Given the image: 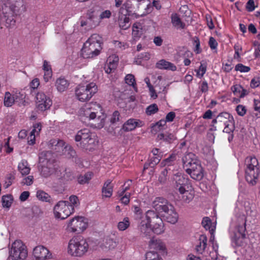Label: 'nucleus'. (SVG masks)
Here are the masks:
<instances>
[{
	"label": "nucleus",
	"mask_w": 260,
	"mask_h": 260,
	"mask_svg": "<svg viewBox=\"0 0 260 260\" xmlns=\"http://www.w3.org/2000/svg\"><path fill=\"white\" fill-rule=\"evenodd\" d=\"M101 37L93 34L84 43L81 50V56L85 59L93 58L98 56L102 49Z\"/></svg>",
	"instance_id": "1"
},
{
	"label": "nucleus",
	"mask_w": 260,
	"mask_h": 260,
	"mask_svg": "<svg viewBox=\"0 0 260 260\" xmlns=\"http://www.w3.org/2000/svg\"><path fill=\"white\" fill-rule=\"evenodd\" d=\"M88 248L86 239L80 236L74 237L69 242L68 252L72 256H82L87 252Z\"/></svg>",
	"instance_id": "2"
},
{
	"label": "nucleus",
	"mask_w": 260,
	"mask_h": 260,
	"mask_svg": "<svg viewBox=\"0 0 260 260\" xmlns=\"http://www.w3.org/2000/svg\"><path fill=\"white\" fill-rule=\"evenodd\" d=\"M102 107L100 104L96 103H91L85 105L81 110V115L89 120L97 119L100 120L101 124L103 125L105 116L102 112Z\"/></svg>",
	"instance_id": "3"
},
{
	"label": "nucleus",
	"mask_w": 260,
	"mask_h": 260,
	"mask_svg": "<svg viewBox=\"0 0 260 260\" xmlns=\"http://www.w3.org/2000/svg\"><path fill=\"white\" fill-rule=\"evenodd\" d=\"M97 91L98 86L96 84L90 82L86 85H78L75 89V94L79 101L84 102L89 101Z\"/></svg>",
	"instance_id": "4"
},
{
	"label": "nucleus",
	"mask_w": 260,
	"mask_h": 260,
	"mask_svg": "<svg viewBox=\"0 0 260 260\" xmlns=\"http://www.w3.org/2000/svg\"><path fill=\"white\" fill-rule=\"evenodd\" d=\"M74 211V207L68 201H60L53 208V213L57 218L64 219Z\"/></svg>",
	"instance_id": "5"
},
{
	"label": "nucleus",
	"mask_w": 260,
	"mask_h": 260,
	"mask_svg": "<svg viewBox=\"0 0 260 260\" xmlns=\"http://www.w3.org/2000/svg\"><path fill=\"white\" fill-rule=\"evenodd\" d=\"M9 253L12 260L24 259L27 255V251L20 240H16L12 244Z\"/></svg>",
	"instance_id": "6"
},
{
	"label": "nucleus",
	"mask_w": 260,
	"mask_h": 260,
	"mask_svg": "<svg viewBox=\"0 0 260 260\" xmlns=\"http://www.w3.org/2000/svg\"><path fill=\"white\" fill-rule=\"evenodd\" d=\"M173 181L175 182L174 187L178 190L182 194L188 193V189L190 187L189 179L186 175L177 174L173 177Z\"/></svg>",
	"instance_id": "7"
},
{
	"label": "nucleus",
	"mask_w": 260,
	"mask_h": 260,
	"mask_svg": "<svg viewBox=\"0 0 260 260\" xmlns=\"http://www.w3.org/2000/svg\"><path fill=\"white\" fill-rule=\"evenodd\" d=\"M5 5L9 7L12 15H20L26 11L23 0H5Z\"/></svg>",
	"instance_id": "8"
},
{
	"label": "nucleus",
	"mask_w": 260,
	"mask_h": 260,
	"mask_svg": "<svg viewBox=\"0 0 260 260\" xmlns=\"http://www.w3.org/2000/svg\"><path fill=\"white\" fill-rule=\"evenodd\" d=\"M36 98L37 108L41 112L49 109L52 105V102L50 97L47 96L43 92H38Z\"/></svg>",
	"instance_id": "9"
},
{
	"label": "nucleus",
	"mask_w": 260,
	"mask_h": 260,
	"mask_svg": "<svg viewBox=\"0 0 260 260\" xmlns=\"http://www.w3.org/2000/svg\"><path fill=\"white\" fill-rule=\"evenodd\" d=\"M172 205L168 200L162 197H157L152 202V206L157 213L161 214V215L169 209Z\"/></svg>",
	"instance_id": "10"
},
{
	"label": "nucleus",
	"mask_w": 260,
	"mask_h": 260,
	"mask_svg": "<svg viewBox=\"0 0 260 260\" xmlns=\"http://www.w3.org/2000/svg\"><path fill=\"white\" fill-rule=\"evenodd\" d=\"M185 171L192 179L197 181L201 180L204 176V170L200 162L193 164L191 168H187Z\"/></svg>",
	"instance_id": "11"
},
{
	"label": "nucleus",
	"mask_w": 260,
	"mask_h": 260,
	"mask_svg": "<svg viewBox=\"0 0 260 260\" xmlns=\"http://www.w3.org/2000/svg\"><path fill=\"white\" fill-rule=\"evenodd\" d=\"M68 227L73 232H80L86 228V224L84 222L82 217H75L71 219L68 223Z\"/></svg>",
	"instance_id": "12"
},
{
	"label": "nucleus",
	"mask_w": 260,
	"mask_h": 260,
	"mask_svg": "<svg viewBox=\"0 0 260 260\" xmlns=\"http://www.w3.org/2000/svg\"><path fill=\"white\" fill-rule=\"evenodd\" d=\"M245 179L247 182L251 185H254L259 175V168H245Z\"/></svg>",
	"instance_id": "13"
},
{
	"label": "nucleus",
	"mask_w": 260,
	"mask_h": 260,
	"mask_svg": "<svg viewBox=\"0 0 260 260\" xmlns=\"http://www.w3.org/2000/svg\"><path fill=\"white\" fill-rule=\"evenodd\" d=\"M87 17L85 20H81L82 26H87L89 28H94L99 24V19L94 14L93 11H89L87 13Z\"/></svg>",
	"instance_id": "14"
},
{
	"label": "nucleus",
	"mask_w": 260,
	"mask_h": 260,
	"mask_svg": "<svg viewBox=\"0 0 260 260\" xmlns=\"http://www.w3.org/2000/svg\"><path fill=\"white\" fill-rule=\"evenodd\" d=\"M33 254L37 260H45L51 255L48 249L42 245L34 248Z\"/></svg>",
	"instance_id": "15"
},
{
	"label": "nucleus",
	"mask_w": 260,
	"mask_h": 260,
	"mask_svg": "<svg viewBox=\"0 0 260 260\" xmlns=\"http://www.w3.org/2000/svg\"><path fill=\"white\" fill-rule=\"evenodd\" d=\"M162 216L168 222L172 224H174L177 222L178 219V215L176 212L174 206H170L168 210L162 214Z\"/></svg>",
	"instance_id": "16"
},
{
	"label": "nucleus",
	"mask_w": 260,
	"mask_h": 260,
	"mask_svg": "<svg viewBox=\"0 0 260 260\" xmlns=\"http://www.w3.org/2000/svg\"><path fill=\"white\" fill-rule=\"evenodd\" d=\"M66 143L62 140L58 139H51L48 144V146L51 149L57 152H63L64 147L66 146Z\"/></svg>",
	"instance_id": "17"
},
{
	"label": "nucleus",
	"mask_w": 260,
	"mask_h": 260,
	"mask_svg": "<svg viewBox=\"0 0 260 260\" xmlns=\"http://www.w3.org/2000/svg\"><path fill=\"white\" fill-rule=\"evenodd\" d=\"M183 167L184 169L191 168L193 164H197L199 161L196 158L195 155L192 153H188L182 157Z\"/></svg>",
	"instance_id": "18"
},
{
	"label": "nucleus",
	"mask_w": 260,
	"mask_h": 260,
	"mask_svg": "<svg viewBox=\"0 0 260 260\" xmlns=\"http://www.w3.org/2000/svg\"><path fill=\"white\" fill-rule=\"evenodd\" d=\"M143 124V122L140 120L129 119L123 125L122 129L125 132L131 131L136 127L142 126Z\"/></svg>",
	"instance_id": "19"
},
{
	"label": "nucleus",
	"mask_w": 260,
	"mask_h": 260,
	"mask_svg": "<svg viewBox=\"0 0 260 260\" xmlns=\"http://www.w3.org/2000/svg\"><path fill=\"white\" fill-rule=\"evenodd\" d=\"M158 214V213L155 212L153 210H148L146 212L145 219L150 224H155L156 223H161V221H162V220Z\"/></svg>",
	"instance_id": "20"
},
{
	"label": "nucleus",
	"mask_w": 260,
	"mask_h": 260,
	"mask_svg": "<svg viewBox=\"0 0 260 260\" xmlns=\"http://www.w3.org/2000/svg\"><path fill=\"white\" fill-rule=\"evenodd\" d=\"M138 228L143 236L150 237L151 236L152 233L151 224H150L147 220H142L139 223Z\"/></svg>",
	"instance_id": "21"
},
{
	"label": "nucleus",
	"mask_w": 260,
	"mask_h": 260,
	"mask_svg": "<svg viewBox=\"0 0 260 260\" xmlns=\"http://www.w3.org/2000/svg\"><path fill=\"white\" fill-rule=\"evenodd\" d=\"M117 246V243L114 238L110 236H106L103 240L100 247L105 250L114 249Z\"/></svg>",
	"instance_id": "22"
},
{
	"label": "nucleus",
	"mask_w": 260,
	"mask_h": 260,
	"mask_svg": "<svg viewBox=\"0 0 260 260\" xmlns=\"http://www.w3.org/2000/svg\"><path fill=\"white\" fill-rule=\"evenodd\" d=\"M90 136V131L88 129L84 128L78 131L75 139L76 142L80 141V145H81L83 143L86 142V140Z\"/></svg>",
	"instance_id": "23"
},
{
	"label": "nucleus",
	"mask_w": 260,
	"mask_h": 260,
	"mask_svg": "<svg viewBox=\"0 0 260 260\" xmlns=\"http://www.w3.org/2000/svg\"><path fill=\"white\" fill-rule=\"evenodd\" d=\"M53 153L51 151H43L39 153V163L51 164L53 162Z\"/></svg>",
	"instance_id": "24"
},
{
	"label": "nucleus",
	"mask_w": 260,
	"mask_h": 260,
	"mask_svg": "<svg viewBox=\"0 0 260 260\" xmlns=\"http://www.w3.org/2000/svg\"><path fill=\"white\" fill-rule=\"evenodd\" d=\"M218 125L220 126H223L231 121H234L233 116L228 112L220 113L218 116Z\"/></svg>",
	"instance_id": "25"
},
{
	"label": "nucleus",
	"mask_w": 260,
	"mask_h": 260,
	"mask_svg": "<svg viewBox=\"0 0 260 260\" xmlns=\"http://www.w3.org/2000/svg\"><path fill=\"white\" fill-rule=\"evenodd\" d=\"M157 68L161 70H169L172 71L176 70V67L172 63L167 61L165 59H161L156 63Z\"/></svg>",
	"instance_id": "26"
},
{
	"label": "nucleus",
	"mask_w": 260,
	"mask_h": 260,
	"mask_svg": "<svg viewBox=\"0 0 260 260\" xmlns=\"http://www.w3.org/2000/svg\"><path fill=\"white\" fill-rule=\"evenodd\" d=\"M149 246L150 248L156 250L164 251L166 247L164 243L160 239H155L153 237L149 242Z\"/></svg>",
	"instance_id": "27"
},
{
	"label": "nucleus",
	"mask_w": 260,
	"mask_h": 260,
	"mask_svg": "<svg viewBox=\"0 0 260 260\" xmlns=\"http://www.w3.org/2000/svg\"><path fill=\"white\" fill-rule=\"evenodd\" d=\"M113 185L111 184V181L107 180L104 184L102 189L103 197L110 198L113 193Z\"/></svg>",
	"instance_id": "28"
},
{
	"label": "nucleus",
	"mask_w": 260,
	"mask_h": 260,
	"mask_svg": "<svg viewBox=\"0 0 260 260\" xmlns=\"http://www.w3.org/2000/svg\"><path fill=\"white\" fill-rule=\"evenodd\" d=\"M156 140L157 141L163 140L168 144H171L176 141V137L171 133H160L157 135Z\"/></svg>",
	"instance_id": "29"
},
{
	"label": "nucleus",
	"mask_w": 260,
	"mask_h": 260,
	"mask_svg": "<svg viewBox=\"0 0 260 260\" xmlns=\"http://www.w3.org/2000/svg\"><path fill=\"white\" fill-rule=\"evenodd\" d=\"M231 90L235 95L240 98H243L248 94L247 90L244 89L243 87L239 84H236L232 86Z\"/></svg>",
	"instance_id": "30"
},
{
	"label": "nucleus",
	"mask_w": 260,
	"mask_h": 260,
	"mask_svg": "<svg viewBox=\"0 0 260 260\" xmlns=\"http://www.w3.org/2000/svg\"><path fill=\"white\" fill-rule=\"evenodd\" d=\"M69 85V82L64 78H59L56 81V86L59 92L65 91Z\"/></svg>",
	"instance_id": "31"
},
{
	"label": "nucleus",
	"mask_w": 260,
	"mask_h": 260,
	"mask_svg": "<svg viewBox=\"0 0 260 260\" xmlns=\"http://www.w3.org/2000/svg\"><path fill=\"white\" fill-rule=\"evenodd\" d=\"M246 168H259L257 158L253 156H248L245 159Z\"/></svg>",
	"instance_id": "32"
},
{
	"label": "nucleus",
	"mask_w": 260,
	"mask_h": 260,
	"mask_svg": "<svg viewBox=\"0 0 260 260\" xmlns=\"http://www.w3.org/2000/svg\"><path fill=\"white\" fill-rule=\"evenodd\" d=\"M135 4L133 3L131 1H128L124 4V6L126 8L130 14L132 16H135L136 18L139 17L140 15H137L136 13L137 8L135 7V4L138 8L139 4L135 2Z\"/></svg>",
	"instance_id": "33"
},
{
	"label": "nucleus",
	"mask_w": 260,
	"mask_h": 260,
	"mask_svg": "<svg viewBox=\"0 0 260 260\" xmlns=\"http://www.w3.org/2000/svg\"><path fill=\"white\" fill-rule=\"evenodd\" d=\"M28 166V162L26 160H22L19 164L18 169L22 175H26L29 173L30 169Z\"/></svg>",
	"instance_id": "34"
},
{
	"label": "nucleus",
	"mask_w": 260,
	"mask_h": 260,
	"mask_svg": "<svg viewBox=\"0 0 260 260\" xmlns=\"http://www.w3.org/2000/svg\"><path fill=\"white\" fill-rule=\"evenodd\" d=\"M207 237L205 235H201L199 238V244L196 246L198 252L202 253L205 249L207 246Z\"/></svg>",
	"instance_id": "35"
},
{
	"label": "nucleus",
	"mask_w": 260,
	"mask_h": 260,
	"mask_svg": "<svg viewBox=\"0 0 260 260\" xmlns=\"http://www.w3.org/2000/svg\"><path fill=\"white\" fill-rule=\"evenodd\" d=\"M37 197L39 200L43 202H48L49 203L53 202L50 196L43 190H40L37 191Z\"/></svg>",
	"instance_id": "36"
},
{
	"label": "nucleus",
	"mask_w": 260,
	"mask_h": 260,
	"mask_svg": "<svg viewBox=\"0 0 260 260\" xmlns=\"http://www.w3.org/2000/svg\"><path fill=\"white\" fill-rule=\"evenodd\" d=\"M171 22L173 26L177 27L184 28L185 24L182 22L176 13H173L171 15Z\"/></svg>",
	"instance_id": "37"
},
{
	"label": "nucleus",
	"mask_w": 260,
	"mask_h": 260,
	"mask_svg": "<svg viewBox=\"0 0 260 260\" xmlns=\"http://www.w3.org/2000/svg\"><path fill=\"white\" fill-rule=\"evenodd\" d=\"M15 103V99L14 94H12L9 92H6L5 94L4 100V106L7 107H11Z\"/></svg>",
	"instance_id": "38"
},
{
	"label": "nucleus",
	"mask_w": 260,
	"mask_h": 260,
	"mask_svg": "<svg viewBox=\"0 0 260 260\" xmlns=\"http://www.w3.org/2000/svg\"><path fill=\"white\" fill-rule=\"evenodd\" d=\"M13 201V197L11 194L3 196L2 198V205L4 208H10Z\"/></svg>",
	"instance_id": "39"
},
{
	"label": "nucleus",
	"mask_w": 260,
	"mask_h": 260,
	"mask_svg": "<svg viewBox=\"0 0 260 260\" xmlns=\"http://www.w3.org/2000/svg\"><path fill=\"white\" fill-rule=\"evenodd\" d=\"M93 174L88 172L86 173L84 175H79L77 178L78 182L80 184L88 183L91 179Z\"/></svg>",
	"instance_id": "40"
},
{
	"label": "nucleus",
	"mask_w": 260,
	"mask_h": 260,
	"mask_svg": "<svg viewBox=\"0 0 260 260\" xmlns=\"http://www.w3.org/2000/svg\"><path fill=\"white\" fill-rule=\"evenodd\" d=\"M118 22L119 27L124 30L127 29L131 26L129 18L128 17H118Z\"/></svg>",
	"instance_id": "41"
},
{
	"label": "nucleus",
	"mask_w": 260,
	"mask_h": 260,
	"mask_svg": "<svg viewBox=\"0 0 260 260\" xmlns=\"http://www.w3.org/2000/svg\"><path fill=\"white\" fill-rule=\"evenodd\" d=\"M152 232L156 234H160L162 233L164 231V224L163 221L160 223H156L155 224H151Z\"/></svg>",
	"instance_id": "42"
},
{
	"label": "nucleus",
	"mask_w": 260,
	"mask_h": 260,
	"mask_svg": "<svg viewBox=\"0 0 260 260\" xmlns=\"http://www.w3.org/2000/svg\"><path fill=\"white\" fill-rule=\"evenodd\" d=\"M63 154L69 158H74L76 156V152L71 146L66 145L64 147Z\"/></svg>",
	"instance_id": "43"
},
{
	"label": "nucleus",
	"mask_w": 260,
	"mask_h": 260,
	"mask_svg": "<svg viewBox=\"0 0 260 260\" xmlns=\"http://www.w3.org/2000/svg\"><path fill=\"white\" fill-rule=\"evenodd\" d=\"M130 225L129 219L127 217L123 218L122 221L118 223L117 228L119 231H123L126 230Z\"/></svg>",
	"instance_id": "44"
},
{
	"label": "nucleus",
	"mask_w": 260,
	"mask_h": 260,
	"mask_svg": "<svg viewBox=\"0 0 260 260\" xmlns=\"http://www.w3.org/2000/svg\"><path fill=\"white\" fill-rule=\"evenodd\" d=\"M211 224L212 222L210 218L208 217L203 218L202 224L206 230H209L211 235H212L214 232V229L213 228L211 229Z\"/></svg>",
	"instance_id": "45"
},
{
	"label": "nucleus",
	"mask_w": 260,
	"mask_h": 260,
	"mask_svg": "<svg viewBox=\"0 0 260 260\" xmlns=\"http://www.w3.org/2000/svg\"><path fill=\"white\" fill-rule=\"evenodd\" d=\"M14 97L15 99V103H17L19 106L20 105H23L24 106V103H25V101L24 100V99L25 98V95L20 93H15L14 94Z\"/></svg>",
	"instance_id": "46"
},
{
	"label": "nucleus",
	"mask_w": 260,
	"mask_h": 260,
	"mask_svg": "<svg viewBox=\"0 0 260 260\" xmlns=\"http://www.w3.org/2000/svg\"><path fill=\"white\" fill-rule=\"evenodd\" d=\"M61 178L66 181H72L75 178V176L72 171L70 169H66Z\"/></svg>",
	"instance_id": "47"
},
{
	"label": "nucleus",
	"mask_w": 260,
	"mask_h": 260,
	"mask_svg": "<svg viewBox=\"0 0 260 260\" xmlns=\"http://www.w3.org/2000/svg\"><path fill=\"white\" fill-rule=\"evenodd\" d=\"M162 259L157 252L150 251L145 254V260H158Z\"/></svg>",
	"instance_id": "48"
},
{
	"label": "nucleus",
	"mask_w": 260,
	"mask_h": 260,
	"mask_svg": "<svg viewBox=\"0 0 260 260\" xmlns=\"http://www.w3.org/2000/svg\"><path fill=\"white\" fill-rule=\"evenodd\" d=\"M142 29L139 23H134L133 26V36L135 38H140L142 35Z\"/></svg>",
	"instance_id": "49"
},
{
	"label": "nucleus",
	"mask_w": 260,
	"mask_h": 260,
	"mask_svg": "<svg viewBox=\"0 0 260 260\" xmlns=\"http://www.w3.org/2000/svg\"><path fill=\"white\" fill-rule=\"evenodd\" d=\"M158 111L157 105L153 104L149 106L146 109V113L147 115H151L157 113Z\"/></svg>",
	"instance_id": "50"
},
{
	"label": "nucleus",
	"mask_w": 260,
	"mask_h": 260,
	"mask_svg": "<svg viewBox=\"0 0 260 260\" xmlns=\"http://www.w3.org/2000/svg\"><path fill=\"white\" fill-rule=\"evenodd\" d=\"M52 173V170L48 166L43 165L42 166L41 169V175L45 178H47L50 176Z\"/></svg>",
	"instance_id": "51"
},
{
	"label": "nucleus",
	"mask_w": 260,
	"mask_h": 260,
	"mask_svg": "<svg viewBox=\"0 0 260 260\" xmlns=\"http://www.w3.org/2000/svg\"><path fill=\"white\" fill-rule=\"evenodd\" d=\"M176 159V155L175 154H171L169 157L164 159L161 162V165L165 166L166 165L171 166L172 162Z\"/></svg>",
	"instance_id": "52"
},
{
	"label": "nucleus",
	"mask_w": 260,
	"mask_h": 260,
	"mask_svg": "<svg viewBox=\"0 0 260 260\" xmlns=\"http://www.w3.org/2000/svg\"><path fill=\"white\" fill-rule=\"evenodd\" d=\"M118 60V57H116L115 59L113 60V62L110 61L109 64L108 65V68L106 70V72L110 74L112 73L114 70L117 67V63L116 62Z\"/></svg>",
	"instance_id": "53"
},
{
	"label": "nucleus",
	"mask_w": 260,
	"mask_h": 260,
	"mask_svg": "<svg viewBox=\"0 0 260 260\" xmlns=\"http://www.w3.org/2000/svg\"><path fill=\"white\" fill-rule=\"evenodd\" d=\"M166 120L161 119L157 122L155 124L152 126L153 130L157 131L161 129V127L165 126L166 124Z\"/></svg>",
	"instance_id": "54"
},
{
	"label": "nucleus",
	"mask_w": 260,
	"mask_h": 260,
	"mask_svg": "<svg viewBox=\"0 0 260 260\" xmlns=\"http://www.w3.org/2000/svg\"><path fill=\"white\" fill-rule=\"evenodd\" d=\"M15 179V176L12 174H8L6 177V181L4 184L5 188H8L12 184L13 181Z\"/></svg>",
	"instance_id": "55"
},
{
	"label": "nucleus",
	"mask_w": 260,
	"mask_h": 260,
	"mask_svg": "<svg viewBox=\"0 0 260 260\" xmlns=\"http://www.w3.org/2000/svg\"><path fill=\"white\" fill-rule=\"evenodd\" d=\"M127 16H132L129 14L128 10L124 6V4L120 8L119 11L118 17H127Z\"/></svg>",
	"instance_id": "56"
},
{
	"label": "nucleus",
	"mask_w": 260,
	"mask_h": 260,
	"mask_svg": "<svg viewBox=\"0 0 260 260\" xmlns=\"http://www.w3.org/2000/svg\"><path fill=\"white\" fill-rule=\"evenodd\" d=\"M235 70L240 72H248L250 70V68L249 67L244 66L242 63H238L235 67Z\"/></svg>",
	"instance_id": "57"
},
{
	"label": "nucleus",
	"mask_w": 260,
	"mask_h": 260,
	"mask_svg": "<svg viewBox=\"0 0 260 260\" xmlns=\"http://www.w3.org/2000/svg\"><path fill=\"white\" fill-rule=\"evenodd\" d=\"M168 170L165 169L161 171V174L158 178L159 182L161 184H164L167 180Z\"/></svg>",
	"instance_id": "58"
},
{
	"label": "nucleus",
	"mask_w": 260,
	"mask_h": 260,
	"mask_svg": "<svg viewBox=\"0 0 260 260\" xmlns=\"http://www.w3.org/2000/svg\"><path fill=\"white\" fill-rule=\"evenodd\" d=\"M225 127L223 130L224 133H230L231 132L233 133L234 129L235 126L234 125V121H231L230 123H228L224 125Z\"/></svg>",
	"instance_id": "59"
},
{
	"label": "nucleus",
	"mask_w": 260,
	"mask_h": 260,
	"mask_svg": "<svg viewBox=\"0 0 260 260\" xmlns=\"http://www.w3.org/2000/svg\"><path fill=\"white\" fill-rule=\"evenodd\" d=\"M134 212L135 214L137 219H142L143 215V212L141 208L139 206H134Z\"/></svg>",
	"instance_id": "60"
},
{
	"label": "nucleus",
	"mask_w": 260,
	"mask_h": 260,
	"mask_svg": "<svg viewBox=\"0 0 260 260\" xmlns=\"http://www.w3.org/2000/svg\"><path fill=\"white\" fill-rule=\"evenodd\" d=\"M260 85V74L257 76L254 77L251 81L250 86L251 88H254L258 87Z\"/></svg>",
	"instance_id": "61"
},
{
	"label": "nucleus",
	"mask_w": 260,
	"mask_h": 260,
	"mask_svg": "<svg viewBox=\"0 0 260 260\" xmlns=\"http://www.w3.org/2000/svg\"><path fill=\"white\" fill-rule=\"evenodd\" d=\"M126 83L129 85L134 86L136 84L134 76L132 74H128L125 77Z\"/></svg>",
	"instance_id": "62"
},
{
	"label": "nucleus",
	"mask_w": 260,
	"mask_h": 260,
	"mask_svg": "<svg viewBox=\"0 0 260 260\" xmlns=\"http://www.w3.org/2000/svg\"><path fill=\"white\" fill-rule=\"evenodd\" d=\"M69 203L74 208V207H77L79 204V201L78 198L75 195H72L69 198Z\"/></svg>",
	"instance_id": "63"
},
{
	"label": "nucleus",
	"mask_w": 260,
	"mask_h": 260,
	"mask_svg": "<svg viewBox=\"0 0 260 260\" xmlns=\"http://www.w3.org/2000/svg\"><path fill=\"white\" fill-rule=\"evenodd\" d=\"M161 155H159L152 157L149 161L150 162V167L153 168L158 164L161 159Z\"/></svg>",
	"instance_id": "64"
}]
</instances>
